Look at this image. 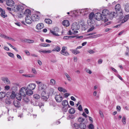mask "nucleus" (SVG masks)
<instances>
[{"mask_svg":"<svg viewBox=\"0 0 129 129\" xmlns=\"http://www.w3.org/2000/svg\"><path fill=\"white\" fill-rule=\"evenodd\" d=\"M24 9V7L22 5H16L14 6L12 9V10L14 12L19 11V12H21L20 13H18L17 14L18 17L19 18H21L23 16V15H24L22 12V11Z\"/></svg>","mask_w":129,"mask_h":129,"instance_id":"f257e3e1","label":"nucleus"},{"mask_svg":"<svg viewBox=\"0 0 129 129\" xmlns=\"http://www.w3.org/2000/svg\"><path fill=\"white\" fill-rule=\"evenodd\" d=\"M36 13L37 14H33L31 16L32 20L33 21H38L39 20L40 13L39 12H37Z\"/></svg>","mask_w":129,"mask_h":129,"instance_id":"f03ea898","label":"nucleus"},{"mask_svg":"<svg viewBox=\"0 0 129 129\" xmlns=\"http://www.w3.org/2000/svg\"><path fill=\"white\" fill-rule=\"evenodd\" d=\"M109 13V10L107 9H104L102 11V15L104 17L103 20L105 22H106L108 20V19L106 18V16H107V17L108 16Z\"/></svg>","mask_w":129,"mask_h":129,"instance_id":"7ed1b4c3","label":"nucleus"},{"mask_svg":"<svg viewBox=\"0 0 129 129\" xmlns=\"http://www.w3.org/2000/svg\"><path fill=\"white\" fill-rule=\"evenodd\" d=\"M94 17L96 19L98 20H100L102 19L104 20V17L101 13H96L94 15Z\"/></svg>","mask_w":129,"mask_h":129,"instance_id":"20e7f679","label":"nucleus"},{"mask_svg":"<svg viewBox=\"0 0 129 129\" xmlns=\"http://www.w3.org/2000/svg\"><path fill=\"white\" fill-rule=\"evenodd\" d=\"M26 87H22L20 90V94L23 98L25 97L26 95L27 89H26Z\"/></svg>","mask_w":129,"mask_h":129,"instance_id":"39448f33","label":"nucleus"},{"mask_svg":"<svg viewBox=\"0 0 129 129\" xmlns=\"http://www.w3.org/2000/svg\"><path fill=\"white\" fill-rule=\"evenodd\" d=\"M55 99L56 102L58 103L61 102L63 99L60 93H59L58 94H56L55 95Z\"/></svg>","mask_w":129,"mask_h":129,"instance_id":"423d86ee","label":"nucleus"},{"mask_svg":"<svg viewBox=\"0 0 129 129\" xmlns=\"http://www.w3.org/2000/svg\"><path fill=\"white\" fill-rule=\"evenodd\" d=\"M54 30L53 31L51 30H50V32L53 35L56 36H59V35L57 33L59 31V29L57 27H55L53 28Z\"/></svg>","mask_w":129,"mask_h":129,"instance_id":"0eeeda50","label":"nucleus"},{"mask_svg":"<svg viewBox=\"0 0 129 129\" xmlns=\"http://www.w3.org/2000/svg\"><path fill=\"white\" fill-rule=\"evenodd\" d=\"M46 86L44 83H43L42 84H40L38 86V91H40L46 90Z\"/></svg>","mask_w":129,"mask_h":129,"instance_id":"6e6552de","label":"nucleus"},{"mask_svg":"<svg viewBox=\"0 0 129 129\" xmlns=\"http://www.w3.org/2000/svg\"><path fill=\"white\" fill-rule=\"evenodd\" d=\"M117 16V12H112L109 13L108 17L110 19H112L113 18L116 17Z\"/></svg>","mask_w":129,"mask_h":129,"instance_id":"1a4fd4ad","label":"nucleus"},{"mask_svg":"<svg viewBox=\"0 0 129 129\" xmlns=\"http://www.w3.org/2000/svg\"><path fill=\"white\" fill-rule=\"evenodd\" d=\"M80 28V26L78 23L77 22L74 23L71 26V29L72 30H78Z\"/></svg>","mask_w":129,"mask_h":129,"instance_id":"9d476101","label":"nucleus"},{"mask_svg":"<svg viewBox=\"0 0 129 129\" xmlns=\"http://www.w3.org/2000/svg\"><path fill=\"white\" fill-rule=\"evenodd\" d=\"M36 86V85L34 83H30L27 86V89H30L32 90L34 89Z\"/></svg>","mask_w":129,"mask_h":129,"instance_id":"9b49d317","label":"nucleus"},{"mask_svg":"<svg viewBox=\"0 0 129 129\" xmlns=\"http://www.w3.org/2000/svg\"><path fill=\"white\" fill-rule=\"evenodd\" d=\"M13 104L15 107L19 108L21 106L20 103L17 100H14L13 102Z\"/></svg>","mask_w":129,"mask_h":129,"instance_id":"f8f14e48","label":"nucleus"},{"mask_svg":"<svg viewBox=\"0 0 129 129\" xmlns=\"http://www.w3.org/2000/svg\"><path fill=\"white\" fill-rule=\"evenodd\" d=\"M25 22L28 24H31L33 20H32V18L30 16H27L25 18Z\"/></svg>","mask_w":129,"mask_h":129,"instance_id":"ddd939ff","label":"nucleus"},{"mask_svg":"<svg viewBox=\"0 0 129 129\" xmlns=\"http://www.w3.org/2000/svg\"><path fill=\"white\" fill-rule=\"evenodd\" d=\"M6 3L7 6L11 7L13 5L14 3L12 0H8L6 2Z\"/></svg>","mask_w":129,"mask_h":129,"instance_id":"4468645a","label":"nucleus"},{"mask_svg":"<svg viewBox=\"0 0 129 129\" xmlns=\"http://www.w3.org/2000/svg\"><path fill=\"white\" fill-rule=\"evenodd\" d=\"M44 24L42 23H38L36 26V28L38 30L41 29L44 27Z\"/></svg>","mask_w":129,"mask_h":129,"instance_id":"2eb2a0df","label":"nucleus"},{"mask_svg":"<svg viewBox=\"0 0 129 129\" xmlns=\"http://www.w3.org/2000/svg\"><path fill=\"white\" fill-rule=\"evenodd\" d=\"M62 24L64 26L67 27L70 25V23L68 20H64L62 22Z\"/></svg>","mask_w":129,"mask_h":129,"instance_id":"dca6fc26","label":"nucleus"},{"mask_svg":"<svg viewBox=\"0 0 129 129\" xmlns=\"http://www.w3.org/2000/svg\"><path fill=\"white\" fill-rule=\"evenodd\" d=\"M70 50L75 54H77L80 53V52L78 51L76 48L75 49H70Z\"/></svg>","mask_w":129,"mask_h":129,"instance_id":"f3484780","label":"nucleus"},{"mask_svg":"<svg viewBox=\"0 0 129 129\" xmlns=\"http://www.w3.org/2000/svg\"><path fill=\"white\" fill-rule=\"evenodd\" d=\"M96 33H91L89 34H87V36H90L93 35L92 36H90L89 37L90 38H95L97 37H98V35H93L94 34H95Z\"/></svg>","mask_w":129,"mask_h":129,"instance_id":"a211bd4d","label":"nucleus"},{"mask_svg":"<svg viewBox=\"0 0 129 129\" xmlns=\"http://www.w3.org/2000/svg\"><path fill=\"white\" fill-rule=\"evenodd\" d=\"M24 15H25L26 16H28V15H30L31 13V11L29 9H26L25 10L24 12H23Z\"/></svg>","mask_w":129,"mask_h":129,"instance_id":"6ab92c4d","label":"nucleus"},{"mask_svg":"<svg viewBox=\"0 0 129 129\" xmlns=\"http://www.w3.org/2000/svg\"><path fill=\"white\" fill-rule=\"evenodd\" d=\"M95 15L94 14L93 12H91L89 16V18L90 19L89 21H90V23H91V21L92 22V19L94 17Z\"/></svg>","mask_w":129,"mask_h":129,"instance_id":"aec40b11","label":"nucleus"},{"mask_svg":"<svg viewBox=\"0 0 129 129\" xmlns=\"http://www.w3.org/2000/svg\"><path fill=\"white\" fill-rule=\"evenodd\" d=\"M2 80L6 84H8L9 82V80L8 78L6 77H2Z\"/></svg>","mask_w":129,"mask_h":129,"instance_id":"412c9836","label":"nucleus"},{"mask_svg":"<svg viewBox=\"0 0 129 129\" xmlns=\"http://www.w3.org/2000/svg\"><path fill=\"white\" fill-rule=\"evenodd\" d=\"M124 10L127 12H129V4L127 3L125 4L124 5Z\"/></svg>","mask_w":129,"mask_h":129,"instance_id":"4be33fe9","label":"nucleus"},{"mask_svg":"<svg viewBox=\"0 0 129 129\" xmlns=\"http://www.w3.org/2000/svg\"><path fill=\"white\" fill-rule=\"evenodd\" d=\"M120 8V5L119 4H117L115 7V10L116 12L119 11Z\"/></svg>","mask_w":129,"mask_h":129,"instance_id":"5701e85b","label":"nucleus"},{"mask_svg":"<svg viewBox=\"0 0 129 129\" xmlns=\"http://www.w3.org/2000/svg\"><path fill=\"white\" fill-rule=\"evenodd\" d=\"M86 127V124L84 123H80V128L81 129H85Z\"/></svg>","mask_w":129,"mask_h":129,"instance_id":"b1692460","label":"nucleus"},{"mask_svg":"<svg viewBox=\"0 0 129 129\" xmlns=\"http://www.w3.org/2000/svg\"><path fill=\"white\" fill-rule=\"evenodd\" d=\"M49 96L48 94L46 95L42 96L41 97V98L44 101H47V99L49 98Z\"/></svg>","mask_w":129,"mask_h":129,"instance_id":"393cba45","label":"nucleus"},{"mask_svg":"<svg viewBox=\"0 0 129 129\" xmlns=\"http://www.w3.org/2000/svg\"><path fill=\"white\" fill-rule=\"evenodd\" d=\"M26 95L30 96L33 93V91L31 89H27Z\"/></svg>","mask_w":129,"mask_h":129,"instance_id":"a878e982","label":"nucleus"},{"mask_svg":"<svg viewBox=\"0 0 129 129\" xmlns=\"http://www.w3.org/2000/svg\"><path fill=\"white\" fill-rule=\"evenodd\" d=\"M68 102L67 100H63L62 102V105L63 106H66L68 105Z\"/></svg>","mask_w":129,"mask_h":129,"instance_id":"bb28decb","label":"nucleus"},{"mask_svg":"<svg viewBox=\"0 0 129 129\" xmlns=\"http://www.w3.org/2000/svg\"><path fill=\"white\" fill-rule=\"evenodd\" d=\"M45 22L46 23L49 24H50L52 23V21L50 19H46L45 20Z\"/></svg>","mask_w":129,"mask_h":129,"instance_id":"cd10ccee","label":"nucleus"},{"mask_svg":"<svg viewBox=\"0 0 129 129\" xmlns=\"http://www.w3.org/2000/svg\"><path fill=\"white\" fill-rule=\"evenodd\" d=\"M75 110L73 108H71L69 110V112L70 114H73L75 113Z\"/></svg>","mask_w":129,"mask_h":129,"instance_id":"c85d7f7f","label":"nucleus"},{"mask_svg":"<svg viewBox=\"0 0 129 129\" xmlns=\"http://www.w3.org/2000/svg\"><path fill=\"white\" fill-rule=\"evenodd\" d=\"M58 90L59 91L63 92H67V90L66 89L61 87H59L58 88Z\"/></svg>","mask_w":129,"mask_h":129,"instance_id":"c756f323","label":"nucleus"},{"mask_svg":"<svg viewBox=\"0 0 129 129\" xmlns=\"http://www.w3.org/2000/svg\"><path fill=\"white\" fill-rule=\"evenodd\" d=\"M1 16L3 18H5L7 16V15L5 14V12L4 10L1 12Z\"/></svg>","mask_w":129,"mask_h":129,"instance_id":"7c9ffc66","label":"nucleus"},{"mask_svg":"<svg viewBox=\"0 0 129 129\" xmlns=\"http://www.w3.org/2000/svg\"><path fill=\"white\" fill-rule=\"evenodd\" d=\"M6 93L5 92H0V98L2 99L5 96Z\"/></svg>","mask_w":129,"mask_h":129,"instance_id":"2f4dec72","label":"nucleus"},{"mask_svg":"<svg viewBox=\"0 0 129 129\" xmlns=\"http://www.w3.org/2000/svg\"><path fill=\"white\" fill-rule=\"evenodd\" d=\"M60 47L58 46H56L55 48L53 49L52 50L53 51H56L57 52H58L60 51Z\"/></svg>","mask_w":129,"mask_h":129,"instance_id":"473e14b6","label":"nucleus"},{"mask_svg":"<svg viewBox=\"0 0 129 129\" xmlns=\"http://www.w3.org/2000/svg\"><path fill=\"white\" fill-rule=\"evenodd\" d=\"M64 75L66 76L67 80H68V81H71V79L70 77V76L67 73H64Z\"/></svg>","mask_w":129,"mask_h":129,"instance_id":"72a5a7b5","label":"nucleus"},{"mask_svg":"<svg viewBox=\"0 0 129 129\" xmlns=\"http://www.w3.org/2000/svg\"><path fill=\"white\" fill-rule=\"evenodd\" d=\"M78 10H77L73 11V12H72V13L75 16H77L79 15L78 14L79 12L78 11Z\"/></svg>","mask_w":129,"mask_h":129,"instance_id":"f704fd0d","label":"nucleus"},{"mask_svg":"<svg viewBox=\"0 0 129 129\" xmlns=\"http://www.w3.org/2000/svg\"><path fill=\"white\" fill-rule=\"evenodd\" d=\"M39 45L43 47H48L50 45L49 44L46 43H41L39 44Z\"/></svg>","mask_w":129,"mask_h":129,"instance_id":"c9c22d12","label":"nucleus"},{"mask_svg":"<svg viewBox=\"0 0 129 129\" xmlns=\"http://www.w3.org/2000/svg\"><path fill=\"white\" fill-rule=\"evenodd\" d=\"M75 37H76V38L80 39L82 38H83V37L82 36H79L77 35L70 36V38L71 39Z\"/></svg>","mask_w":129,"mask_h":129,"instance_id":"e433bc0d","label":"nucleus"},{"mask_svg":"<svg viewBox=\"0 0 129 129\" xmlns=\"http://www.w3.org/2000/svg\"><path fill=\"white\" fill-rule=\"evenodd\" d=\"M84 120L83 118L81 117H80L78 118V121L79 122L82 123Z\"/></svg>","mask_w":129,"mask_h":129,"instance_id":"4c0bfd02","label":"nucleus"},{"mask_svg":"<svg viewBox=\"0 0 129 129\" xmlns=\"http://www.w3.org/2000/svg\"><path fill=\"white\" fill-rule=\"evenodd\" d=\"M22 96L20 94L19 95H16V99L19 101H20L22 99Z\"/></svg>","mask_w":129,"mask_h":129,"instance_id":"58836bf2","label":"nucleus"},{"mask_svg":"<svg viewBox=\"0 0 129 129\" xmlns=\"http://www.w3.org/2000/svg\"><path fill=\"white\" fill-rule=\"evenodd\" d=\"M68 109V108L67 107L64 106L62 108V111L63 112H64L65 113L67 111Z\"/></svg>","mask_w":129,"mask_h":129,"instance_id":"ea45409f","label":"nucleus"},{"mask_svg":"<svg viewBox=\"0 0 129 129\" xmlns=\"http://www.w3.org/2000/svg\"><path fill=\"white\" fill-rule=\"evenodd\" d=\"M34 98L37 100L39 99L40 98V96L39 95L37 94H34L33 95Z\"/></svg>","mask_w":129,"mask_h":129,"instance_id":"a19ab883","label":"nucleus"},{"mask_svg":"<svg viewBox=\"0 0 129 129\" xmlns=\"http://www.w3.org/2000/svg\"><path fill=\"white\" fill-rule=\"evenodd\" d=\"M39 52L40 53H41V52H42L44 53H50L51 52V51L50 50H47L46 51V50H44L43 51L39 50Z\"/></svg>","mask_w":129,"mask_h":129,"instance_id":"79ce46f5","label":"nucleus"},{"mask_svg":"<svg viewBox=\"0 0 129 129\" xmlns=\"http://www.w3.org/2000/svg\"><path fill=\"white\" fill-rule=\"evenodd\" d=\"M74 128H76L77 129L79 127L80 128V124H79L76 123H74Z\"/></svg>","mask_w":129,"mask_h":129,"instance_id":"37998d69","label":"nucleus"},{"mask_svg":"<svg viewBox=\"0 0 129 129\" xmlns=\"http://www.w3.org/2000/svg\"><path fill=\"white\" fill-rule=\"evenodd\" d=\"M50 83L51 85H54L55 84V81L54 79H52L51 80Z\"/></svg>","mask_w":129,"mask_h":129,"instance_id":"c03bdc74","label":"nucleus"},{"mask_svg":"<svg viewBox=\"0 0 129 129\" xmlns=\"http://www.w3.org/2000/svg\"><path fill=\"white\" fill-rule=\"evenodd\" d=\"M45 91L46 90H44L42 91H39L40 92H41V97L42 96H43L46 95L47 94L46 93Z\"/></svg>","mask_w":129,"mask_h":129,"instance_id":"a18cd8bd","label":"nucleus"},{"mask_svg":"<svg viewBox=\"0 0 129 129\" xmlns=\"http://www.w3.org/2000/svg\"><path fill=\"white\" fill-rule=\"evenodd\" d=\"M23 99L24 101L25 102L28 103L29 101V100L28 98L27 97H23Z\"/></svg>","mask_w":129,"mask_h":129,"instance_id":"49530a36","label":"nucleus"},{"mask_svg":"<svg viewBox=\"0 0 129 129\" xmlns=\"http://www.w3.org/2000/svg\"><path fill=\"white\" fill-rule=\"evenodd\" d=\"M78 11L80 14L84 13V14H85V9H84L79 10Z\"/></svg>","mask_w":129,"mask_h":129,"instance_id":"de8ad7c7","label":"nucleus"},{"mask_svg":"<svg viewBox=\"0 0 129 129\" xmlns=\"http://www.w3.org/2000/svg\"><path fill=\"white\" fill-rule=\"evenodd\" d=\"M23 76H24L25 77H34V76L33 75H25V74H23L22 75Z\"/></svg>","mask_w":129,"mask_h":129,"instance_id":"09e8293b","label":"nucleus"},{"mask_svg":"<svg viewBox=\"0 0 129 129\" xmlns=\"http://www.w3.org/2000/svg\"><path fill=\"white\" fill-rule=\"evenodd\" d=\"M85 9V14L88 13L91 10L88 8L84 9Z\"/></svg>","mask_w":129,"mask_h":129,"instance_id":"8fccbe9b","label":"nucleus"},{"mask_svg":"<svg viewBox=\"0 0 129 129\" xmlns=\"http://www.w3.org/2000/svg\"><path fill=\"white\" fill-rule=\"evenodd\" d=\"M88 128L89 129H93L94 128V126L92 124H90L88 126Z\"/></svg>","mask_w":129,"mask_h":129,"instance_id":"3c124183","label":"nucleus"},{"mask_svg":"<svg viewBox=\"0 0 129 129\" xmlns=\"http://www.w3.org/2000/svg\"><path fill=\"white\" fill-rule=\"evenodd\" d=\"M129 18V15H127L125 16L123 19L124 20V21H127L128 19Z\"/></svg>","mask_w":129,"mask_h":129,"instance_id":"603ef678","label":"nucleus"},{"mask_svg":"<svg viewBox=\"0 0 129 129\" xmlns=\"http://www.w3.org/2000/svg\"><path fill=\"white\" fill-rule=\"evenodd\" d=\"M7 53L8 55L10 57L12 58H13L14 57V55L12 53L8 52H7Z\"/></svg>","mask_w":129,"mask_h":129,"instance_id":"864d4df0","label":"nucleus"},{"mask_svg":"<svg viewBox=\"0 0 129 129\" xmlns=\"http://www.w3.org/2000/svg\"><path fill=\"white\" fill-rule=\"evenodd\" d=\"M31 72L34 74H37V71L34 68H32L31 69Z\"/></svg>","mask_w":129,"mask_h":129,"instance_id":"5fc2aeb1","label":"nucleus"},{"mask_svg":"<svg viewBox=\"0 0 129 129\" xmlns=\"http://www.w3.org/2000/svg\"><path fill=\"white\" fill-rule=\"evenodd\" d=\"M122 121L123 123L125 124L126 123V118L125 116H123L122 118Z\"/></svg>","mask_w":129,"mask_h":129,"instance_id":"6e6d98bb","label":"nucleus"},{"mask_svg":"<svg viewBox=\"0 0 129 129\" xmlns=\"http://www.w3.org/2000/svg\"><path fill=\"white\" fill-rule=\"evenodd\" d=\"M66 47L63 46L62 47V49L61 51V54H63V53H64V52L66 51L65 50Z\"/></svg>","mask_w":129,"mask_h":129,"instance_id":"4d7b16f0","label":"nucleus"},{"mask_svg":"<svg viewBox=\"0 0 129 129\" xmlns=\"http://www.w3.org/2000/svg\"><path fill=\"white\" fill-rule=\"evenodd\" d=\"M99 114H100L101 117L102 118H103L104 116L102 111H100Z\"/></svg>","mask_w":129,"mask_h":129,"instance_id":"13d9d810","label":"nucleus"},{"mask_svg":"<svg viewBox=\"0 0 129 129\" xmlns=\"http://www.w3.org/2000/svg\"><path fill=\"white\" fill-rule=\"evenodd\" d=\"M16 95L15 92L14 91H12L11 93V96L14 98L16 97Z\"/></svg>","mask_w":129,"mask_h":129,"instance_id":"bf43d9fd","label":"nucleus"},{"mask_svg":"<svg viewBox=\"0 0 129 129\" xmlns=\"http://www.w3.org/2000/svg\"><path fill=\"white\" fill-rule=\"evenodd\" d=\"M85 70L86 72L89 73V74H90L92 73L91 71L90 70L88 69H86Z\"/></svg>","mask_w":129,"mask_h":129,"instance_id":"052dcab7","label":"nucleus"},{"mask_svg":"<svg viewBox=\"0 0 129 129\" xmlns=\"http://www.w3.org/2000/svg\"><path fill=\"white\" fill-rule=\"evenodd\" d=\"M27 43H33L34 42V40L29 39H27Z\"/></svg>","mask_w":129,"mask_h":129,"instance_id":"680f3d73","label":"nucleus"},{"mask_svg":"<svg viewBox=\"0 0 129 129\" xmlns=\"http://www.w3.org/2000/svg\"><path fill=\"white\" fill-rule=\"evenodd\" d=\"M69 118L71 119H73L75 118V116L73 115H70L69 116Z\"/></svg>","mask_w":129,"mask_h":129,"instance_id":"e2e57ef3","label":"nucleus"},{"mask_svg":"<svg viewBox=\"0 0 129 129\" xmlns=\"http://www.w3.org/2000/svg\"><path fill=\"white\" fill-rule=\"evenodd\" d=\"M62 54L65 56H67L69 55V54L67 51H66L64 53H63V54Z\"/></svg>","mask_w":129,"mask_h":129,"instance_id":"0e129e2a","label":"nucleus"},{"mask_svg":"<svg viewBox=\"0 0 129 129\" xmlns=\"http://www.w3.org/2000/svg\"><path fill=\"white\" fill-rule=\"evenodd\" d=\"M78 109L80 111H81L82 110V106L81 105H80L78 108Z\"/></svg>","mask_w":129,"mask_h":129,"instance_id":"69168bd1","label":"nucleus"},{"mask_svg":"<svg viewBox=\"0 0 129 129\" xmlns=\"http://www.w3.org/2000/svg\"><path fill=\"white\" fill-rule=\"evenodd\" d=\"M70 95V94L68 93H65L64 94V96L65 98H67Z\"/></svg>","mask_w":129,"mask_h":129,"instance_id":"338daca9","label":"nucleus"},{"mask_svg":"<svg viewBox=\"0 0 129 129\" xmlns=\"http://www.w3.org/2000/svg\"><path fill=\"white\" fill-rule=\"evenodd\" d=\"M63 39L67 40L70 38V36H65L64 37Z\"/></svg>","mask_w":129,"mask_h":129,"instance_id":"774afa93","label":"nucleus"}]
</instances>
